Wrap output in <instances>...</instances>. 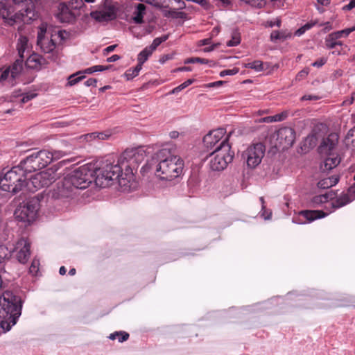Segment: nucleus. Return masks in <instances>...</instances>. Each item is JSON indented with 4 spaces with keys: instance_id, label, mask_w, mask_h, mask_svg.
I'll list each match as a JSON object with an SVG mask.
<instances>
[{
    "instance_id": "obj_1",
    "label": "nucleus",
    "mask_w": 355,
    "mask_h": 355,
    "mask_svg": "<svg viewBox=\"0 0 355 355\" xmlns=\"http://www.w3.org/2000/svg\"><path fill=\"white\" fill-rule=\"evenodd\" d=\"M121 167L108 158L96 163H88L80 166L71 174L66 176V184H70L74 189H85L94 181L100 187H107L112 184L111 182L119 178Z\"/></svg>"
},
{
    "instance_id": "obj_2",
    "label": "nucleus",
    "mask_w": 355,
    "mask_h": 355,
    "mask_svg": "<svg viewBox=\"0 0 355 355\" xmlns=\"http://www.w3.org/2000/svg\"><path fill=\"white\" fill-rule=\"evenodd\" d=\"M184 161L173 155L169 149L162 148L156 153L141 168V173L153 172L160 180L172 181L183 172Z\"/></svg>"
},
{
    "instance_id": "obj_3",
    "label": "nucleus",
    "mask_w": 355,
    "mask_h": 355,
    "mask_svg": "<svg viewBox=\"0 0 355 355\" xmlns=\"http://www.w3.org/2000/svg\"><path fill=\"white\" fill-rule=\"evenodd\" d=\"M14 6L10 5L8 0H0V16L3 19L21 20L29 23L37 17L32 0H12Z\"/></svg>"
},
{
    "instance_id": "obj_4",
    "label": "nucleus",
    "mask_w": 355,
    "mask_h": 355,
    "mask_svg": "<svg viewBox=\"0 0 355 355\" xmlns=\"http://www.w3.org/2000/svg\"><path fill=\"white\" fill-rule=\"evenodd\" d=\"M145 157L146 153L144 150L141 148H137L126 149L120 156L116 162H115L111 157H108L107 158L113 162V164H118L122 169L123 166L129 168L134 167L139 163L141 162L144 159ZM125 178H123V173L121 171L119 178L115 179V180H118L119 184L121 187H124V190H126L130 187V185H128V183H129L130 180L132 177L130 173H125Z\"/></svg>"
},
{
    "instance_id": "obj_5",
    "label": "nucleus",
    "mask_w": 355,
    "mask_h": 355,
    "mask_svg": "<svg viewBox=\"0 0 355 355\" xmlns=\"http://www.w3.org/2000/svg\"><path fill=\"white\" fill-rule=\"evenodd\" d=\"M27 172L21 167V164L12 167L0 174V189L2 191L17 193L26 185Z\"/></svg>"
},
{
    "instance_id": "obj_6",
    "label": "nucleus",
    "mask_w": 355,
    "mask_h": 355,
    "mask_svg": "<svg viewBox=\"0 0 355 355\" xmlns=\"http://www.w3.org/2000/svg\"><path fill=\"white\" fill-rule=\"evenodd\" d=\"M228 139L229 136L223 140L209 154V164L212 171H223L232 161L234 153L231 150Z\"/></svg>"
},
{
    "instance_id": "obj_7",
    "label": "nucleus",
    "mask_w": 355,
    "mask_h": 355,
    "mask_svg": "<svg viewBox=\"0 0 355 355\" xmlns=\"http://www.w3.org/2000/svg\"><path fill=\"white\" fill-rule=\"evenodd\" d=\"M336 198L334 193L327 192L324 194L315 196L312 199V203L314 207L322 205V204H327L331 206L332 211L336 209L342 207L355 199V184L350 187L347 193L341 195L335 200H333Z\"/></svg>"
},
{
    "instance_id": "obj_8",
    "label": "nucleus",
    "mask_w": 355,
    "mask_h": 355,
    "mask_svg": "<svg viewBox=\"0 0 355 355\" xmlns=\"http://www.w3.org/2000/svg\"><path fill=\"white\" fill-rule=\"evenodd\" d=\"M337 143L338 135L336 134H331L326 139H323L319 147L320 153L326 155L323 164L321 165V168L324 171L334 168L340 162V157L335 151Z\"/></svg>"
},
{
    "instance_id": "obj_9",
    "label": "nucleus",
    "mask_w": 355,
    "mask_h": 355,
    "mask_svg": "<svg viewBox=\"0 0 355 355\" xmlns=\"http://www.w3.org/2000/svg\"><path fill=\"white\" fill-rule=\"evenodd\" d=\"M50 157H52L49 150L34 151L28 155L26 159L21 160L20 163L21 167H24L27 173H31L40 170L51 163Z\"/></svg>"
},
{
    "instance_id": "obj_10",
    "label": "nucleus",
    "mask_w": 355,
    "mask_h": 355,
    "mask_svg": "<svg viewBox=\"0 0 355 355\" xmlns=\"http://www.w3.org/2000/svg\"><path fill=\"white\" fill-rule=\"evenodd\" d=\"M23 300L19 295L13 294L12 292L6 291L0 297V316H16L15 313L18 311L21 315Z\"/></svg>"
},
{
    "instance_id": "obj_11",
    "label": "nucleus",
    "mask_w": 355,
    "mask_h": 355,
    "mask_svg": "<svg viewBox=\"0 0 355 355\" xmlns=\"http://www.w3.org/2000/svg\"><path fill=\"white\" fill-rule=\"evenodd\" d=\"M40 198H42V193L37 194L35 198L28 201L25 205L19 207L15 210V217L21 221L33 222L36 218L39 209Z\"/></svg>"
},
{
    "instance_id": "obj_12",
    "label": "nucleus",
    "mask_w": 355,
    "mask_h": 355,
    "mask_svg": "<svg viewBox=\"0 0 355 355\" xmlns=\"http://www.w3.org/2000/svg\"><path fill=\"white\" fill-rule=\"evenodd\" d=\"M265 146L261 143L252 144L242 153V158L248 168H254L261 162L265 154Z\"/></svg>"
},
{
    "instance_id": "obj_13",
    "label": "nucleus",
    "mask_w": 355,
    "mask_h": 355,
    "mask_svg": "<svg viewBox=\"0 0 355 355\" xmlns=\"http://www.w3.org/2000/svg\"><path fill=\"white\" fill-rule=\"evenodd\" d=\"M45 34L46 28L42 26L40 28L37 33V44L44 53H49L52 52L55 48V44L52 37H60L61 40H63L65 38L64 35L66 34V31H59L55 35H51L50 38L48 36H46Z\"/></svg>"
},
{
    "instance_id": "obj_14",
    "label": "nucleus",
    "mask_w": 355,
    "mask_h": 355,
    "mask_svg": "<svg viewBox=\"0 0 355 355\" xmlns=\"http://www.w3.org/2000/svg\"><path fill=\"white\" fill-rule=\"evenodd\" d=\"M30 248V243L26 239L24 238L20 239L15 245H9V258L13 256L19 263H25L27 262L31 254Z\"/></svg>"
},
{
    "instance_id": "obj_15",
    "label": "nucleus",
    "mask_w": 355,
    "mask_h": 355,
    "mask_svg": "<svg viewBox=\"0 0 355 355\" xmlns=\"http://www.w3.org/2000/svg\"><path fill=\"white\" fill-rule=\"evenodd\" d=\"M57 173L51 168L46 169L35 175L31 180L36 189L47 187L57 179Z\"/></svg>"
},
{
    "instance_id": "obj_16",
    "label": "nucleus",
    "mask_w": 355,
    "mask_h": 355,
    "mask_svg": "<svg viewBox=\"0 0 355 355\" xmlns=\"http://www.w3.org/2000/svg\"><path fill=\"white\" fill-rule=\"evenodd\" d=\"M331 211L324 212L322 210H303L300 211L297 215H295L292 221L294 223L303 225L312 221L322 218L328 216Z\"/></svg>"
},
{
    "instance_id": "obj_17",
    "label": "nucleus",
    "mask_w": 355,
    "mask_h": 355,
    "mask_svg": "<svg viewBox=\"0 0 355 355\" xmlns=\"http://www.w3.org/2000/svg\"><path fill=\"white\" fill-rule=\"evenodd\" d=\"M226 130L223 128H220L210 131L203 138L205 146L208 150L215 149L220 143L224 140L227 136H230V133L225 136Z\"/></svg>"
},
{
    "instance_id": "obj_18",
    "label": "nucleus",
    "mask_w": 355,
    "mask_h": 355,
    "mask_svg": "<svg viewBox=\"0 0 355 355\" xmlns=\"http://www.w3.org/2000/svg\"><path fill=\"white\" fill-rule=\"evenodd\" d=\"M66 181L67 178L65 177L62 180L58 182L55 187L49 191L48 196L53 199H62L71 197L74 189L71 184L67 185Z\"/></svg>"
},
{
    "instance_id": "obj_19",
    "label": "nucleus",
    "mask_w": 355,
    "mask_h": 355,
    "mask_svg": "<svg viewBox=\"0 0 355 355\" xmlns=\"http://www.w3.org/2000/svg\"><path fill=\"white\" fill-rule=\"evenodd\" d=\"M58 8V12L57 13L56 17L61 22L70 23L75 19L76 15L72 10L71 5H67L65 3H60Z\"/></svg>"
},
{
    "instance_id": "obj_20",
    "label": "nucleus",
    "mask_w": 355,
    "mask_h": 355,
    "mask_svg": "<svg viewBox=\"0 0 355 355\" xmlns=\"http://www.w3.org/2000/svg\"><path fill=\"white\" fill-rule=\"evenodd\" d=\"M90 16L96 21L102 22L114 19L116 17V13L114 7L108 6L104 8L103 10L92 12Z\"/></svg>"
},
{
    "instance_id": "obj_21",
    "label": "nucleus",
    "mask_w": 355,
    "mask_h": 355,
    "mask_svg": "<svg viewBox=\"0 0 355 355\" xmlns=\"http://www.w3.org/2000/svg\"><path fill=\"white\" fill-rule=\"evenodd\" d=\"M295 131L291 128L284 127L277 131V139L285 147L291 146L295 141Z\"/></svg>"
},
{
    "instance_id": "obj_22",
    "label": "nucleus",
    "mask_w": 355,
    "mask_h": 355,
    "mask_svg": "<svg viewBox=\"0 0 355 355\" xmlns=\"http://www.w3.org/2000/svg\"><path fill=\"white\" fill-rule=\"evenodd\" d=\"M31 46L28 39L26 36L21 35L17 43V50L19 58L24 59L30 54Z\"/></svg>"
},
{
    "instance_id": "obj_23",
    "label": "nucleus",
    "mask_w": 355,
    "mask_h": 355,
    "mask_svg": "<svg viewBox=\"0 0 355 355\" xmlns=\"http://www.w3.org/2000/svg\"><path fill=\"white\" fill-rule=\"evenodd\" d=\"M43 60V58H41L38 54H29L26 58L25 65L27 68L37 70L40 69Z\"/></svg>"
},
{
    "instance_id": "obj_24",
    "label": "nucleus",
    "mask_w": 355,
    "mask_h": 355,
    "mask_svg": "<svg viewBox=\"0 0 355 355\" xmlns=\"http://www.w3.org/2000/svg\"><path fill=\"white\" fill-rule=\"evenodd\" d=\"M293 33L288 30L273 31L270 33V39L272 42L284 41L292 38Z\"/></svg>"
},
{
    "instance_id": "obj_25",
    "label": "nucleus",
    "mask_w": 355,
    "mask_h": 355,
    "mask_svg": "<svg viewBox=\"0 0 355 355\" xmlns=\"http://www.w3.org/2000/svg\"><path fill=\"white\" fill-rule=\"evenodd\" d=\"M339 181V178L336 175H332L331 177L325 178L320 180L318 183V187L320 189H329L336 185Z\"/></svg>"
},
{
    "instance_id": "obj_26",
    "label": "nucleus",
    "mask_w": 355,
    "mask_h": 355,
    "mask_svg": "<svg viewBox=\"0 0 355 355\" xmlns=\"http://www.w3.org/2000/svg\"><path fill=\"white\" fill-rule=\"evenodd\" d=\"M146 11V6L143 3H139L134 12L132 19L136 24H141L143 23V18L145 15Z\"/></svg>"
},
{
    "instance_id": "obj_27",
    "label": "nucleus",
    "mask_w": 355,
    "mask_h": 355,
    "mask_svg": "<svg viewBox=\"0 0 355 355\" xmlns=\"http://www.w3.org/2000/svg\"><path fill=\"white\" fill-rule=\"evenodd\" d=\"M24 59L19 58L17 59L13 64L9 67L10 71V76L12 79H15V78L20 73L22 70Z\"/></svg>"
},
{
    "instance_id": "obj_28",
    "label": "nucleus",
    "mask_w": 355,
    "mask_h": 355,
    "mask_svg": "<svg viewBox=\"0 0 355 355\" xmlns=\"http://www.w3.org/2000/svg\"><path fill=\"white\" fill-rule=\"evenodd\" d=\"M111 137V134L109 132H92L85 135V139L87 141H92L94 139L105 140L108 139Z\"/></svg>"
},
{
    "instance_id": "obj_29",
    "label": "nucleus",
    "mask_w": 355,
    "mask_h": 355,
    "mask_svg": "<svg viewBox=\"0 0 355 355\" xmlns=\"http://www.w3.org/2000/svg\"><path fill=\"white\" fill-rule=\"evenodd\" d=\"M153 51L148 47L146 46L144 49L137 56L138 64L142 66L144 63L148 59V58L152 55Z\"/></svg>"
},
{
    "instance_id": "obj_30",
    "label": "nucleus",
    "mask_w": 355,
    "mask_h": 355,
    "mask_svg": "<svg viewBox=\"0 0 355 355\" xmlns=\"http://www.w3.org/2000/svg\"><path fill=\"white\" fill-rule=\"evenodd\" d=\"M129 336L128 333L123 331H119L110 334L108 338L110 340L117 339L119 343H123L126 341L129 338Z\"/></svg>"
},
{
    "instance_id": "obj_31",
    "label": "nucleus",
    "mask_w": 355,
    "mask_h": 355,
    "mask_svg": "<svg viewBox=\"0 0 355 355\" xmlns=\"http://www.w3.org/2000/svg\"><path fill=\"white\" fill-rule=\"evenodd\" d=\"M245 68L254 69L257 72H261L263 71V63L261 60H254L243 64Z\"/></svg>"
},
{
    "instance_id": "obj_32",
    "label": "nucleus",
    "mask_w": 355,
    "mask_h": 355,
    "mask_svg": "<svg viewBox=\"0 0 355 355\" xmlns=\"http://www.w3.org/2000/svg\"><path fill=\"white\" fill-rule=\"evenodd\" d=\"M345 142L347 146H351L355 150V127L348 131Z\"/></svg>"
},
{
    "instance_id": "obj_33",
    "label": "nucleus",
    "mask_w": 355,
    "mask_h": 355,
    "mask_svg": "<svg viewBox=\"0 0 355 355\" xmlns=\"http://www.w3.org/2000/svg\"><path fill=\"white\" fill-rule=\"evenodd\" d=\"M317 23H318V21L315 20L311 21L306 23V24H304V26H302V27H300V28L296 30L295 32L294 33V35L295 36L300 37L306 31L310 30L311 28H313L314 26H315L317 24Z\"/></svg>"
},
{
    "instance_id": "obj_34",
    "label": "nucleus",
    "mask_w": 355,
    "mask_h": 355,
    "mask_svg": "<svg viewBox=\"0 0 355 355\" xmlns=\"http://www.w3.org/2000/svg\"><path fill=\"white\" fill-rule=\"evenodd\" d=\"M141 69H142V66L137 64V65L135 68H131V69H128L125 72L124 76L127 80H131L138 76V74H139V71L141 70Z\"/></svg>"
},
{
    "instance_id": "obj_35",
    "label": "nucleus",
    "mask_w": 355,
    "mask_h": 355,
    "mask_svg": "<svg viewBox=\"0 0 355 355\" xmlns=\"http://www.w3.org/2000/svg\"><path fill=\"white\" fill-rule=\"evenodd\" d=\"M85 78L84 75H81V73L78 71L69 76L67 85L69 86H73Z\"/></svg>"
},
{
    "instance_id": "obj_36",
    "label": "nucleus",
    "mask_w": 355,
    "mask_h": 355,
    "mask_svg": "<svg viewBox=\"0 0 355 355\" xmlns=\"http://www.w3.org/2000/svg\"><path fill=\"white\" fill-rule=\"evenodd\" d=\"M325 44L328 49H332L335 48L336 46H341L343 44V42L340 41H338L336 38L331 37V35L329 34L325 40Z\"/></svg>"
},
{
    "instance_id": "obj_37",
    "label": "nucleus",
    "mask_w": 355,
    "mask_h": 355,
    "mask_svg": "<svg viewBox=\"0 0 355 355\" xmlns=\"http://www.w3.org/2000/svg\"><path fill=\"white\" fill-rule=\"evenodd\" d=\"M15 79H12L10 76V69H5L0 76V83L4 84L6 81L10 83L12 85H14Z\"/></svg>"
},
{
    "instance_id": "obj_38",
    "label": "nucleus",
    "mask_w": 355,
    "mask_h": 355,
    "mask_svg": "<svg viewBox=\"0 0 355 355\" xmlns=\"http://www.w3.org/2000/svg\"><path fill=\"white\" fill-rule=\"evenodd\" d=\"M168 37V35H162V37H156L153 41L152 44L148 46V47L154 51L162 42H165Z\"/></svg>"
},
{
    "instance_id": "obj_39",
    "label": "nucleus",
    "mask_w": 355,
    "mask_h": 355,
    "mask_svg": "<svg viewBox=\"0 0 355 355\" xmlns=\"http://www.w3.org/2000/svg\"><path fill=\"white\" fill-rule=\"evenodd\" d=\"M40 261L35 258L32 261L31 265L29 268V272L33 275H37L39 272Z\"/></svg>"
},
{
    "instance_id": "obj_40",
    "label": "nucleus",
    "mask_w": 355,
    "mask_h": 355,
    "mask_svg": "<svg viewBox=\"0 0 355 355\" xmlns=\"http://www.w3.org/2000/svg\"><path fill=\"white\" fill-rule=\"evenodd\" d=\"M9 249L8 246L0 245V263H1L4 259H9Z\"/></svg>"
},
{
    "instance_id": "obj_41",
    "label": "nucleus",
    "mask_w": 355,
    "mask_h": 355,
    "mask_svg": "<svg viewBox=\"0 0 355 355\" xmlns=\"http://www.w3.org/2000/svg\"><path fill=\"white\" fill-rule=\"evenodd\" d=\"M184 64L191 63H200V64H208L209 60L200 58H189L184 60Z\"/></svg>"
},
{
    "instance_id": "obj_42",
    "label": "nucleus",
    "mask_w": 355,
    "mask_h": 355,
    "mask_svg": "<svg viewBox=\"0 0 355 355\" xmlns=\"http://www.w3.org/2000/svg\"><path fill=\"white\" fill-rule=\"evenodd\" d=\"M241 42L240 36L237 33L232 35V39L227 42V46H236Z\"/></svg>"
},
{
    "instance_id": "obj_43",
    "label": "nucleus",
    "mask_w": 355,
    "mask_h": 355,
    "mask_svg": "<svg viewBox=\"0 0 355 355\" xmlns=\"http://www.w3.org/2000/svg\"><path fill=\"white\" fill-rule=\"evenodd\" d=\"M239 71V69L236 67H234V68L230 69H225L220 72V76L224 77L226 76H233V75L238 73Z\"/></svg>"
},
{
    "instance_id": "obj_44",
    "label": "nucleus",
    "mask_w": 355,
    "mask_h": 355,
    "mask_svg": "<svg viewBox=\"0 0 355 355\" xmlns=\"http://www.w3.org/2000/svg\"><path fill=\"white\" fill-rule=\"evenodd\" d=\"M37 94L35 92H27L22 94V97L21 99V103H26L28 102L29 101L33 99L35 97H36Z\"/></svg>"
},
{
    "instance_id": "obj_45",
    "label": "nucleus",
    "mask_w": 355,
    "mask_h": 355,
    "mask_svg": "<svg viewBox=\"0 0 355 355\" xmlns=\"http://www.w3.org/2000/svg\"><path fill=\"white\" fill-rule=\"evenodd\" d=\"M51 155L52 157H50V159H51V162L55 160H58L62 157L65 154L64 152L61 150H53L50 151Z\"/></svg>"
},
{
    "instance_id": "obj_46",
    "label": "nucleus",
    "mask_w": 355,
    "mask_h": 355,
    "mask_svg": "<svg viewBox=\"0 0 355 355\" xmlns=\"http://www.w3.org/2000/svg\"><path fill=\"white\" fill-rule=\"evenodd\" d=\"M309 73V70L308 69H304L301 70L296 76V80L300 81L304 78H306Z\"/></svg>"
},
{
    "instance_id": "obj_47",
    "label": "nucleus",
    "mask_w": 355,
    "mask_h": 355,
    "mask_svg": "<svg viewBox=\"0 0 355 355\" xmlns=\"http://www.w3.org/2000/svg\"><path fill=\"white\" fill-rule=\"evenodd\" d=\"M282 25V21L280 19H273V20H270V21H268L267 23H266V26H269V27H273V26H277V27H280Z\"/></svg>"
},
{
    "instance_id": "obj_48",
    "label": "nucleus",
    "mask_w": 355,
    "mask_h": 355,
    "mask_svg": "<svg viewBox=\"0 0 355 355\" xmlns=\"http://www.w3.org/2000/svg\"><path fill=\"white\" fill-rule=\"evenodd\" d=\"M327 58H321L312 63V66L315 67H321L327 62Z\"/></svg>"
},
{
    "instance_id": "obj_49",
    "label": "nucleus",
    "mask_w": 355,
    "mask_h": 355,
    "mask_svg": "<svg viewBox=\"0 0 355 355\" xmlns=\"http://www.w3.org/2000/svg\"><path fill=\"white\" fill-rule=\"evenodd\" d=\"M97 80L95 78H89L85 82V85L87 87L94 86L96 87Z\"/></svg>"
},
{
    "instance_id": "obj_50",
    "label": "nucleus",
    "mask_w": 355,
    "mask_h": 355,
    "mask_svg": "<svg viewBox=\"0 0 355 355\" xmlns=\"http://www.w3.org/2000/svg\"><path fill=\"white\" fill-rule=\"evenodd\" d=\"M354 96H355V93H354L352 96L345 99L343 101V105H345V106L352 105L354 101Z\"/></svg>"
},
{
    "instance_id": "obj_51",
    "label": "nucleus",
    "mask_w": 355,
    "mask_h": 355,
    "mask_svg": "<svg viewBox=\"0 0 355 355\" xmlns=\"http://www.w3.org/2000/svg\"><path fill=\"white\" fill-rule=\"evenodd\" d=\"M355 8V0H351L349 3L343 7L344 10H350Z\"/></svg>"
},
{
    "instance_id": "obj_52",
    "label": "nucleus",
    "mask_w": 355,
    "mask_h": 355,
    "mask_svg": "<svg viewBox=\"0 0 355 355\" xmlns=\"http://www.w3.org/2000/svg\"><path fill=\"white\" fill-rule=\"evenodd\" d=\"M193 82H194L193 79H188L183 83L180 84V87L182 90V89H185L186 87H187L188 86H189L190 85H191Z\"/></svg>"
},
{
    "instance_id": "obj_53",
    "label": "nucleus",
    "mask_w": 355,
    "mask_h": 355,
    "mask_svg": "<svg viewBox=\"0 0 355 355\" xmlns=\"http://www.w3.org/2000/svg\"><path fill=\"white\" fill-rule=\"evenodd\" d=\"M261 121L264 122V123H273V122H276V120H275V115H274V116H269L263 117V119H261Z\"/></svg>"
},
{
    "instance_id": "obj_54",
    "label": "nucleus",
    "mask_w": 355,
    "mask_h": 355,
    "mask_svg": "<svg viewBox=\"0 0 355 355\" xmlns=\"http://www.w3.org/2000/svg\"><path fill=\"white\" fill-rule=\"evenodd\" d=\"M93 68V72H98V71H103L105 69H108V67H103L102 65H95L92 66Z\"/></svg>"
},
{
    "instance_id": "obj_55",
    "label": "nucleus",
    "mask_w": 355,
    "mask_h": 355,
    "mask_svg": "<svg viewBox=\"0 0 355 355\" xmlns=\"http://www.w3.org/2000/svg\"><path fill=\"white\" fill-rule=\"evenodd\" d=\"M116 44L110 45V46L106 47L105 49H103V54L107 55V54L112 52L116 49Z\"/></svg>"
},
{
    "instance_id": "obj_56",
    "label": "nucleus",
    "mask_w": 355,
    "mask_h": 355,
    "mask_svg": "<svg viewBox=\"0 0 355 355\" xmlns=\"http://www.w3.org/2000/svg\"><path fill=\"white\" fill-rule=\"evenodd\" d=\"M271 211H268L266 210V208L264 209H261V216L264 218L266 220H268L271 217Z\"/></svg>"
},
{
    "instance_id": "obj_57",
    "label": "nucleus",
    "mask_w": 355,
    "mask_h": 355,
    "mask_svg": "<svg viewBox=\"0 0 355 355\" xmlns=\"http://www.w3.org/2000/svg\"><path fill=\"white\" fill-rule=\"evenodd\" d=\"M286 117V114L284 113H280L275 115V118L276 120V122L278 121H284Z\"/></svg>"
},
{
    "instance_id": "obj_58",
    "label": "nucleus",
    "mask_w": 355,
    "mask_h": 355,
    "mask_svg": "<svg viewBox=\"0 0 355 355\" xmlns=\"http://www.w3.org/2000/svg\"><path fill=\"white\" fill-rule=\"evenodd\" d=\"M330 35H331V37H334V38L338 40V38L343 37L344 31H336V32L331 33Z\"/></svg>"
},
{
    "instance_id": "obj_59",
    "label": "nucleus",
    "mask_w": 355,
    "mask_h": 355,
    "mask_svg": "<svg viewBox=\"0 0 355 355\" xmlns=\"http://www.w3.org/2000/svg\"><path fill=\"white\" fill-rule=\"evenodd\" d=\"M318 98L316 96L312 95H304L301 98L302 101H307V100H317Z\"/></svg>"
},
{
    "instance_id": "obj_60",
    "label": "nucleus",
    "mask_w": 355,
    "mask_h": 355,
    "mask_svg": "<svg viewBox=\"0 0 355 355\" xmlns=\"http://www.w3.org/2000/svg\"><path fill=\"white\" fill-rule=\"evenodd\" d=\"M120 59V56L118 55H113L110 57H109L107 59V61L108 62H116L117 60H119Z\"/></svg>"
},
{
    "instance_id": "obj_61",
    "label": "nucleus",
    "mask_w": 355,
    "mask_h": 355,
    "mask_svg": "<svg viewBox=\"0 0 355 355\" xmlns=\"http://www.w3.org/2000/svg\"><path fill=\"white\" fill-rule=\"evenodd\" d=\"M355 31V26L352 28H345L344 30H342L341 31H344V35L345 37L348 36L352 32Z\"/></svg>"
},
{
    "instance_id": "obj_62",
    "label": "nucleus",
    "mask_w": 355,
    "mask_h": 355,
    "mask_svg": "<svg viewBox=\"0 0 355 355\" xmlns=\"http://www.w3.org/2000/svg\"><path fill=\"white\" fill-rule=\"evenodd\" d=\"M79 72H80V73H81V75H84V76H85V74H91V73H94V72H93V68H92V67H89V68H87V69H85V70H83V71H79Z\"/></svg>"
},
{
    "instance_id": "obj_63",
    "label": "nucleus",
    "mask_w": 355,
    "mask_h": 355,
    "mask_svg": "<svg viewBox=\"0 0 355 355\" xmlns=\"http://www.w3.org/2000/svg\"><path fill=\"white\" fill-rule=\"evenodd\" d=\"M175 71H190L191 68L190 67H182L176 69Z\"/></svg>"
},
{
    "instance_id": "obj_64",
    "label": "nucleus",
    "mask_w": 355,
    "mask_h": 355,
    "mask_svg": "<svg viewBox=\"0 0 355 355\" xmlns=\"http://www.w3.org/2000/svg\"><path fill=\"white\" fill-rule=\"evenodd\" d=\"M179 136V132L177 131H172L170 132V137L172 139H176Z\"/></svg>"
}]
</instances>
